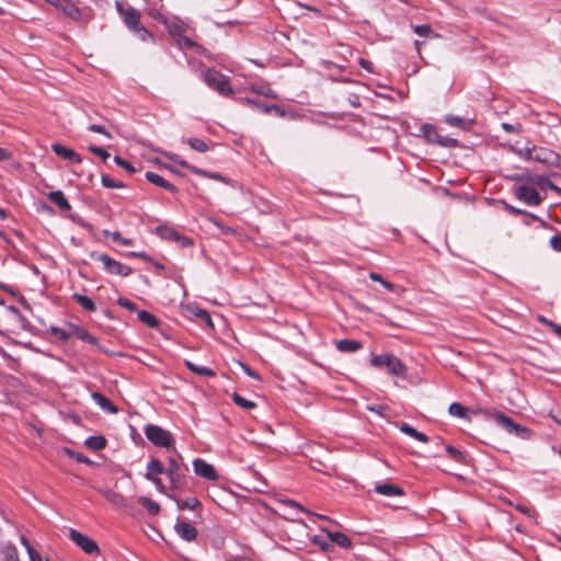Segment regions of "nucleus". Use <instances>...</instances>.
Segmentation results:
<instances>
[{
  "instance_id": "1",
  "label": "nucleus",
  "mask_w": 561,
  "mask_h": 561,
  "mask_svg": "<svg viewBox=\"0 0 561 561\" xmlns=\"http://www.w3.org/2000/svg\"><path fill=\"white\" fill-rule=\"evenodd\" d=\"M203 78L206 84L220 95L228 96L232 93L229 79L218 70L207 69L204 71Z\"/></svg>"
},
{
  "instance_id": "2",
  "label": "nucleus",
  "mask_w": 561,
  "mask_h": 561,
  "mask_svg": "<svg viewBox=\"0 0 561 561\" xmlns=\"http://www.w3.org/2000/svg\"><path fill=\"white\" fill-rule=\"evenodd\" d=\"M91 259L99 261L103 264V268L112 275H118V276H129L133 273V270L130 266L125 265L111 256H108L105 253L100 252H91L90 254Z\"/></svg>"
},
{
  "instance_id": "3",
  "label": "nucleus",
  "mask_w": 561,
  "mask_h": 561,
  "mask_svg": "<svg viewBox=\"0 0 561 561\" xmlns=\"http://www.w3.org/2000/svg\"><path fill=\"white\" fill-rule=\"evenodd\" d=\"M370 364L377 368L385 366L391 375L397 377L404 376L407 371L404 364L392 354L375 355Z\"/></svg>"
},
{
  "instance_id": "4",
  "label": "nucleus",
  "mask_w": 561,
  "mask_h": 561,
  "mask_svg": "<svg viewBox=\"0 0 561 561\" xmlns=\"http://www.w3.org/2000/svg\"><path fill=\"white\" fill-rule=\"evenodd\" d=\"M145 435L148 440L159 447H170L173 444V438L170 432L161 426L148 424L145 430Z\"/></svg>"
},
{
  "instance_id": "5",
  "label": "nucleus",
  "mask_w": 561,
  "mask_h": 561,
  "mask_svg": "<svg viewBox=\"0 0 561 561\" xmlns=\"http://www.w3.org/2000/svg\"><path fill=\"white\" fill-rule=\"evenodd\" d=\"M169 159L172 160L174 163H176V164H179V165H181L183 168H186L187 170H190L194 174H197V175H201V176H205V178H208V179H213V180H216V181H220V182H224V183H228V180L224 175H221L219 173H215V172H209V171L199 169V168H197L195 165H192V164H190L187 161H185L184 159H182L178 154H170Z\"/></svg>"
},
{
  "instance_id": "6",
  "label": "nucleus",
  "mask_w": 561,
  "mask_h": 561,
  "mask_svg": "<svg viewBox=\"0 0 561 561\" xmlns=\"http://www.w3.org/2000/svg\"><path fill=\"white\" fill-rule=\"evenodd\" d=\"M116 10L130 32L141 24L140 12L138 10L131 7L124 8L123 3L119 1H116Z\"/></svg>"
},
{
  "instance_id": "7",
  "label": "nucleus",
  "mask_w": 561,
  "mask_h": 561,
  "mask_svg": "<svg viewBox=\"0 0 561 561\" xmlns=\"http://www.w3.org/2000/svg\"><path fill=\"white\" fill-rule=\"evenodd\" d=\"M514 195L517 199L524 202L529 206H537L542 201L539 193L534 187L527 185H520L515 187Z\"/></svg>"
},
{
  "instance_id": "8",
  "label": "nucleus",
  "mask_w": 561,
  "mask_h": 561,
  "mask_svg": "<svg viewBox=\"0 0 561 561\" xmlns=\"http://www.w3.org/2000/svg\"><path fill=\"white\" fill-rule=\"evenodd\" d=\"M69 538L80 547L85 553L92 554L94 552H99L98 543L91 539L90 537L81 534L76 529L69 530Z\"/></svg>"
},
{
  "instance_id": "9",
  "label": "nucleus",
  "mask_w": 561,
  "mask_h": 561,
  "mask_svg": "<svg viewBox=\"0 0 561 561\" xmlns=\"http://www.w3.org/2000/svg\"><path fill=\"white\" fill-rule=\"evenodd\" d=\"M179 459H181V456L178 454L175 456H170L168 459V468L165 469V473L170 479L172 488H178L183 477Z\"/></svg>"
},
{
  "instance_id": "10",
  "label": "nucleus",
  "mask_w": 561,
  "mask_h": 561,
  "mask_svg": "<svg viewBox=\"0 0 561 561\" xmlns=\"http://www.w3.org/2000/svg\"><path fill=\"white\" fill-rule=\"evenodd\" d=\"M193 467L194 472L204 479L210 481H216L218 479V473L216 472L214 466L201 458H197L193 461Z\"/></svg>"
},
{
  "instance_id": "11",
  "label": "nucleus",
  "mask_w": 561,
  "mask_h": 561,
  "mask_svg": "<svg viewBox=\"0 0 561 561\" xmlns=\"http://www.w3.org/2000/svg\"><path fill=\"white\" fill-rule=\"evenodd\" d=\"M46 2L61 10L67 16L73 20L80 16L79 8L71 0H46Z\"/></svg>"
},
{
  "instance_id": "12",
  "label": "nucleus",
  "mask_w": 561,
  "mask_h": 561,
  "mask_svg": "<svg viewBox=\"0 0 561 561\" xmlns=\"http://www.w3.org/2000/svg\"><path fill=\"white\" fill-rule=\"evenodd\" d=\"M556 154L543 148H531L526 150V159L540 163H550Z\"/></svg>"
},
{
  "instance_id": "13",
  "label": "nucleus",
  "mask_w": 561,
  "mask_h": 561,
  "mask_svg": "<svg viewBox=\"0 0 561 561\" xmlns=\"http://www.w3.org/2000/svg\"><path fill=\"white\" fill-rule=\"evenodd\" d=\"M51 150L60 158L68 160L72 163H81L82 159L75 150L67 148L60 144H53Z\"/></svg>"
},
{
  "instance_id": "14",
  "label": "nucleus",
  "mask_w": 561,
  "mask_h": 561,
  "mask_svg": "<svg viewBox=\"0 0 561 561\" xmlns=\"http://www.w3.org/2000/svg\"><path fill=\"white\" fill-rule=\"evenodd\" d=\"M174 529L185 541H193L197 537V529L187 522H178Z\"/></svg>"
},
{
  "instance_id": "15",
  "label": "nucleus",
  "mask_w": 561,
  "mask_h": 561,
  "mask_svg": "<svg viewBox=\"0 0 561 561\" xmlns=\"http://www.w3.org/2000/svg\"><path fill=\"white\" fill-rule=\"evenodd\" d=\"M145 176L153 185H157V186H159L168 192H171V193L178 192L176 187L172 183H170L169 181L163 179L161 175H159L152 171H147Z\"/></svg>"
},
{
  "instance_id": "16",
  "label": "nucleus",
  "mask_w": 561,
  "mask_h": 561,
  "mask_svg": "<svg viewBox=\"0 0 561 561\" xmlns=\"http://www.w3.org/2000/svg\"><path fill=\"white\" fill-rule=\"evenodd\" d=\"M423 129H424V133H425V136L427 137V139L432 140V138L435 137V141L439 145L455 146L457 142L455 139L444 138V137L439 136L436 131V128L432 125L425 124L423 126Z\"/></svg>"
},
{
  "instance_id": "17",
  "label": "nucleus",
  "mask_w": 561,
  "mask_h": 561,
  "mask_svg": "<svg viewBox=\"0 0 561 561\" xmlns=\"http://www.w3.org/2000/svg\"><path fill=\"white\" fill-rule=\"evenodd\" d=\"M91 397L93 401L104 411L115 414L118 412V409L107 399L105 396H103L101 392H92Z\"/></svg>"
},
{
  "instance_id": "18",
  "label": "nucleus",
  "mask_w": 561,
  "mask_h": 561,
  "mask_svg": "<svg viewBox=\"0 0 561 561\" xmlns=\"http://www.w3.org/2000/svg\"><path fill=\"white\" fill-rule=\"evenodd\" d=\"M375 491L378 494H381L385 496H401L404 494L403 489H401L400 486L390 484V483L376 484Z\"/></svg>"
},
{
  "instance_id": "19",
  "label": "nucleus",
  "mask_w": 561,
  "mask_h": 561,
  "mask_svg": "<svg viewBox=\"0 0 561 561\" xmlns=\"http://www.w3.org/2000/svg\"><path fill=\"white\" fill-rule=\"evenodd\" d=\"M518 179L520 181H526L530 184H534L543 191H546V184H548V179L545 175L533 174L529 172L520 174Z\"/></svg>"
},
{
  "instance_id": "20",
  "label": "nucleus",
  "mask_w": 561,
  "mask_h": 561,
  "mask_svg": "<svg viewBox=\"0 0 561 561\" xmlns=\"http://www.w3.org/2000/svg\"><path fill=\"white\" fill-rule=\"evenodd\" d=\"M335 347L343 353H353L362 348V343L355 340L335 341Z\"/></svg>"
},
{
  "instance_id": "21",
  "label": "nucleus",
  "mask_w": 561,
  "mask_h": 561,
  "mask_svg": "<svg viewBox=\"0 0 561 561\" xmlns=\"http://www.w3.org/2000/svg\"><path fill=\"white\" fill-rule=\"evenodd\" d=\"M48 199L56 204L61 210H70L71 206L61 191L48 193Z\"/></svg>"
},
{
  "instance_id": "22",
  "label": "nucleus",
  "mask_w": 561,
  "mask_h": 561,
  "mask_svg": "<svg viewBox=\"0 0 561 561\" xmlns=\"http://www.w3.org/2000/svg\"><path fill=\"white\" fill-rule=\"evenodd\" d=\"M495 423L501 426L502 428H504L507 433H513V430L515 427V422L513 421V419L508 417L507 415L501 413V412H496L493 416Z\"/></svg>"
},
{
  "instance_id": "23",
  "label": "nucleus",
  "mask_w": 561,
  "mask_h": 561,
  "mask_svg": "<svg viewBox=\"0 0 561 561\" xmlns=\"http://www.w3.org/2000/svg\"><path fill=\"white\" fill-rule=\"evenodd\" d=\"M400 431L402 433H404L405 435L419 440V442H422V443H427L428 442V437L424 434V433H421L419 432L416 428H414L413 426H411L410 424L408 423H403L401 426H400Z\"/></svg>"
},
{
  "instance_id": "24",
  "label": "nucleus",
  "mask_w": 561,
  "mask_h": 561,
  "mask_svg": "<svg viewBox=\"0 0 561 561\" xmlns=\"http://www.w3.org/2000/svg\"><path fill=\"white\" fill-rule=\"evenodd\" d=\"M445 122L453 127H459L461 129H469L472 125L471 119L462 118L456 115H447L445 117Z\"/></svg>"
},
{
  "instance_id": "25",
  "label": "nucleus",
  "mask_w": 561,
  "mask_h": 561,
  "mask_svg": "<svg viewBox=\"0 0 561 561\" xmlns=\"http://www.w3.org/2000/svg\"><path fill=\"white\" fill-rule=\"evenodd\" d=\"M330 540L342 548H350L352 546L351 539L340 531H328Z\"/></svg>"
},
{
  "instance_id": "26",
  "label": "nucleus",
  "mask_w": 561,
  "mask_h": 561,
  "mask_svg": "<svg viewBox=\"0 0 561 561\" xmlns=\"http://www.w3.org/2000/svg\"><path fill=\"white\" fill-rule=\"evenodd\" d=\"M106 443L107 440L103 435H94L85 439V446L92 450H102Z\"/></svg>"
},
{
  "instance_id": "27",
  "label": "nucleus",
  "mask_w": 561,
  "mask_h": 561,
  "mask_svg": "<svg viewBox=\"0 0 561 561\" xmlns=\"http://www.w3.org/2000/svg\"><path fill=\"white\" fill-rule=\"evenodd\" d=\"M157 234L164 240H173L175 241L178 238H180V233L168 226H159L156 229Z\"/></svg>"
},
{
  "instance_id": "28",
  "label": "nucleus",
  "mask_w": 561,
  "mask_h": 561,
  "mask_svg": "<svg viewBox=\"0 0 561 561\" xmlns=\"http://www.w3.org/2000/svg\"><path fill=\"white\" fill-rule=\"evenodd\" d=\"M138 503L145 507L150 515H157L160 512V505L147 496H140Z\"/></svg>"
},
{
  "instance_id": "29",
  "label": "nucleus",
  "mask_w": 561,
  "mask_h": 561,
  "mask_svg": "<svg viewBox=\"0 0 561 561\" xmlns=\"http://www.w3.org/2000/svg\"><path fill=\"white\" fill-rule=\"evenodd\" d=\"M1 553L3 561H20L18 549L13 543H7L2 547Z\"/></svg>"
},
{
  "instance_id": "30",
  "label": "nucleus",
  "mask_w": 561,
  "mask_h": 561,
  "mask_svg": "<svg viewBox=\"0 0 561 561\" xmlns=\"http://www.w3.org/2000/svg\"><path fill=\"white\" fill-rule=\"evenodd\" d=\"M101 493L104 495V497L115 504V505H118V506H124L125 505V497L121 494V493H117L113 490H110V489H106V490H102Z\"/></svg>"
},
{
  "instance_id": "31",
  "label": "nucleus",
  "mask_w": 561,
  "mask_h": 561,
  "mask_svg": "<svg viewBox=\"0 0 561 561\" xmlns=\"http://www.w3.org/2000/svg\"><path fill=\"white\" fill-rule=\"evenodd\" d=\"M185 365L187 366V368L191 371H193V373H195V374H197L199 376H203V377H213V376H215V371L213 369L206 367V366H199V365H196V364H194V363H192L190 360H186Z\"/></svg>"
},
{
  "instance_id": "32",
  "label": "nucleus",
  "mask_w": 561,
  "mask_h": 561,
  "mask_svg": "<svg viewBox=\"0 0 561 561\" xmlns=\"http://www.w3.org/2000/svg\"><path fill=\"white\" fill-rule=\"evenodd\" d=\"M137 314H138L139 321H141L147 327L154 329L159 325L158 318H156L152 313H150L146 310H140V311H138Z\"/></svg>"
},
{
  "instance_id": "33",
  "label": "nucleus",
  "mask_w": 561,
  "mask_h": 561,
  "mask_svg": "<svg viewBox=\"0 0 561 561\" xmlns=\"http://www.w3.org/2000/svg\"><path fill=\"white\" fill-rule=\"evenodd\" d=\"M252 108L257 110L262 113H270L271 111L279 112V107L277 105H266L260 101H255L252 99L244 100Z\"/></svg>"
},
{
  "instance_id": "34",
  "label": "nucleus",
  "mask_w": 561,
  "mask_h": 561,
  "mask_svg": "<svg viewBox=\"0 0 561 561\" xmlns=\"http://www.w3.org/2000/svg\"><path fill=\"white\" fill-rule=\"evenodd\" d=\"M73 299L85 310L94 311L96 309L95 304L91 298L81 294H73Z\"/></svg>"
},
{
  "instance_id": "35",
  "label": "nucleus",
  "mask_w": 561,
  "mask_h": 561,
  "mask_svg": "<svg viewBox=\"0 0 561 561\" xmlns=\"http://www.w3.org/2000/svg\"><path fill=\"white\" fill-rule=\"evenodd\" d=\"M186 142L193 150L198 152H206L209 148L205 140L195 137L188 138Z\"/></svg>"
},
{
  "instance_id": "36",
  "label": "nucleus",
  "mask_w": 561,
  "mask_h": 561,
  "mask_svg": "<svg viewBox=\"0 0 561 561\" xmlns=\"http://www.w3.org/2000/svg\"><path fill=\"white\" fill-rule=\"evenodd\" d=\"M147 470L148 472L147 473H150V476H154V474H161V473H164L165 472V469L163 467V465L161 463V461L157 458H152L148 465H147Z\"/></svg>"
},
{
  "instance_id": "37",
  "label": "nucleus",
  "mask_w": 561,
  "mask_h": 561,
  "mask_svg": "<svg viewBox=\"0 0 561 561\" xmlns=\"http://www.w3.org/2000/svg\"><path fill=\"white\" fill-rule=\"evenodd\" d=\"M178 508L179 510H196L197 507H201V502L196 497H187L182 501H178Z\"/></svg>"
},
{
  "instance_id": "38",
  "label": "nucleus",
  "mask_w": 561,
  "mask_h": 561,
  "mask_svg": "<svg viewBox=\"0 0 561 561\" xmlns=\"http://www.w3.org/2000/svg\"><path fill=\"white\" fill-rule=\"evenodd\" d=\"M141 42L153 41V35L142 25H138L131 31Z\"/></svg>"
},
{
  "instance_id": "39",
  "label": "nucleus",
  "mask_w": 561,
  "mask_h": 561,
  "mask_svg": "<svg viewBox=\"0 0 561 561\" xmlns=\"http://www.w3.org/2000/svg\"><path fill=\"white\" fill-rule=\"evenodd\" d=\"M413 30L414 33L421 37H438V35L433 32L432 27L428 24L415 25Z\"/></svg>"
},
{
  "instance_id": "40",
  "label": "nucleus",
  "mask_w": 561,
  "mask_h": 561,
  "mask_svg": "<svg viewBox=\"0 0 561 561\" xmlns=\"http://www.w3.org/2000/svg\"><path fill=\"white\" fill-rule=\"evenodd\" d=\"M232 400L238 407H241L247 410H251L255 407V403L253 401L245 399L244 397L240 396L237 392L232 394Z\"/></svg>"
},
{
  "instance_id": "41",
  "label": "nucleus",
  "mask_w": 561,
  "mask_h": 561,
  "mask_svg": "<svg viewBox=\"0 0 561 561\" xmlns=\"http://www.w3.org/2000/svg\"><path fill=\"white\" fill-rule=\"evenodd\" d=\"M101 182H102L103 186H105L107 188H123V187H125V184L123 182L116 181V180L112 179L111 176H108L106 174L102 175Z\"/></svg>"
},
{
  "instance_id": "42",
  "label": "nucleus",
  "mask_w": 561,
  "mask_h": 561,
  "mask_svg": "<svg viewBox=\"0 0 561 561\" xmlns=\"http://www.w3.org/2000/svg\"><path fill=\"white\" fill-rule=\"evenodd\" d=\"M250 90L254 93L265 95L268 98H275L276 95L272 92L268 85L265 84H253L250 87Z\"/></svg>"
},
{
  "instance_id": "43",
  "label": "nucleus",
  "mask_w": 561,
  "mask_h": 561,
  "mask_svg": "<svg viewBox=\"0 0 561 561\" xmlns=\"http://www.w3.org/2000/svg\"><path fill=\"white\" fill-rule=\"evenodd\" d=\"M167 26V31H168V34L174 39L176 41L181 35H182V27L175 23H169L167 21V24H164Z\"/></svg>"
},
{
  "instance_id": "44",
  "label": "nucleus",
  "mask_w": 561,
  "mask_h": 561,
  "mask_svg": "<svg viewBox=\"0 0 561 561\" xmlns=\"http://www.w3.org/2000/svg\"><path fill=\"white\" fill-rule=\"evenodd\" d=\"M446 451L449 455V457L451 459H454L455 461L462 462L463 459H465L463 453L461 450L457 449L454 446L447 445L446 446Z\"/></svg>"
},
{
  "instance_id": "45",
  "label": "nucleus",
  "mask_w": 561,
  "mask_h": 561,
  "mask_svg": "<svg viewBox=\"0 0 561 561\" xmlns=\"http://www.w3.org/2000/svg\"><path fill=\"white\" fill-rule=\"evenodd\" d=\"M77 336L89 343V344H92V345H96L98 344V340L96 337H94L93 335H91L87 330L84 329H77Z\"/></svg>"
},
{
  "instance_id": "46",
  "label": "nucleus",
  "mask_w": 561,
  "mask_h": 561,
  "mask_svg": "<svg viewBox=\"0 0 561 561\" xmlns=\"http://www.w3.org/2000/svg\"><path fill=\"white\" fill-rule=\"evenodd\" d=\"M449 413L451 415L458 416V417H465L466 416V408L462 407L460 403L454 402L449 405L448 409Z\"/></svg>"
},
{
  "instance_id": "47",
  "label": "nucleus",
  "mask_w": 561,
  "mask_h": 561,
  "mask_svg": "<svg viewBox=\"0 0 561 561\" xmlns=\"http://www.w3.org/2000/svg\"><path fill=\"white\" fill-rule=\"evenodd\" d=\"M180 48H198L199 46L183 34L175 41Z\"/></svg>"
},
{
  "instance_id": "48",
  "label": "nucleus",
  "mask_w": 561,
  "mask_h": 561,
  "mask_svg": "<svg viewBox=\"0 0 561 561\" xmlns=\"http://www.w3.org/2000/svg\"><path fill=\"white\" fill-rule=\"evenodd\" d=\"M114 162L130 174L136 172L135 167L130 162L122 159L119 156L114 157Z\"/></svg>"
},
{
  "instance_id": "49",
  "label": "nucleus",
  "mask_w": 561,
  "mask_h": 561,
  "mask_svg": "<svg viewBox=\"0 0 561 561\" xmlns=\"http://www.w3.org/2000/svg\"><path fill=\"white\" fill-rule=\"evenodd\" d=\"M512 434H515L517 437H520L523 439H528L530 437L531 432L529 428L516 423Z\"/></svg>"
},
{
  "instance_id": "50",
  "label": "nucleus",
  "mask_w": 561,
  "mask_h": 561,
  "mask_svg": "<svg viewBox=\"0 0 561 561\" xmlns=\"http://www.w3.org/2000/svg\"><path fill=\"white\" fill-rule=\"evenodd\" d=\"M194 314L207 325L213 327V320L207 310L197 308Z\"/></svg>"
},
{
  "instance_id": "51",
  "label": "nucleus",
  "mask_w": 561,
  "mask_h": 561,
  "mask_svg": "<svg viewBox=\"0 0 561 561\" xmlns=\"http://www.w3.org/2000/svg\"><path fill=\"white\" fill-rule=\"evenodd\" d=\"M89 151L100 157L103 162H105L110 158V153L102 147L91 145L89 146Z\"/></svg>"
},
{
  "instance_id": "52",
  "label": "nucleus",
  "mask_w": 561,
  "mask_h": 561,
  "mask_svg": "<svg viewBox=\"0 0 561 561\" xmlns=\"http://www.w3.org/2000/svg\"><path fill=\"white\" fill-rule=\"evenodd\" d=\"M88 129L93 133L102 134L108 139L113 138L112 134L108 130H106L103 125L91 124L88 126Z\"/></svg>"
},
{
  "instance_id": "53",
  "label": "nucleus",
  "mask_w": 561,
  "mask_h": 561,
  "mask_svg": "<svg viewBox=\"0 0 561 561\" xmlns=\"http://www.w3.org/2000/svg\"><path fill=\"white\" fill-rule=\"evenodd\" d=\"M210 221L226 236L236 233L233 228L222 225L218 219L211 218Z\"/></svg>"
},
{
  "instance_id": "54",
  "label": "nucleus",
  "mask_w": 561,
  "mask_h": 561,
  "mask_svg": "<svg viewBox=\"0 0 561 561\" xmlns=\"http://www.w3.org/2000/svg\"><path fill=\"white\" fill-rule=\"evenodd\" d=\"M117 304L121 307H123V308H125V309H127L129 311H136L137 310L136 304L134 301L127 299V298H124V297L118 298Z\"/></svg>"
},
{
  "instance_id": "55",
  "label": "nucleus",
  "mask_w": 561,
  "mask_h": 561,
  "mask_svg": "<svg viewBox=\"0 0 561 561\" xmlns=\"http://www.w3.org/2000/svg\"><path fill=\"white\" fill-rule=\"evenodd\" d=\"M50 331L54 335L58 336L62 341H67L71 337V333L65 331L64 329L51 327Z\"/></svg>"
},
{
  "instance_id": "56",
  "label": "nucleus",
  "mask_w": 561,
  "mask_h": 561,
  "mask_svg": "<svg viewBox=\"0 0 561 561\" xmlns=\"http://www.w3.org/2000/svg\"><path fill=\"white\" fill-rule=\"evenodd\" d=\"M283 504L289 508H293L297 512H302V513H306V514H310L309 511L305 510L300 504L296 503L295 501L293 500H285L283 502Z\"/></svg>"
},
{
  "instance_id": "57",
  "label": "nucleus",
  "mask_w": 561,
  "mask_h": 561,
  "mask_svg": "<svg viewBox=\"0 0 561 561\" xmlns=\"http://www.w3.org/2000/svg\"><path fill=\"white\" fill-rule=\"evenodd\" d=\"M111 237L114 242H119L124 245H130L133 243L131 239L123 238L118 231L113 232Z\"/></svg>"
},
{
  "instance_id": "58",
  "label": "nucleus",
  "mask_w": 561,
  "mask_h": 561,
  "mask_svg": "<svg viewBox=\"0 0 561 561\" xmlns=\"http://www.w3.org/2000/svg\"><path fill=\"white\" fill-rule=\"evenodd\" d=\"M145 478L149 481H151L152 483H154V485L157 486V489L160 491V492H164V485L162 484V481L160 478L158 477H154V476H150V473H146L145 474Z\"/></svg>"
},
{
  "instance_id": "59",
  "label": "nucleus",
  "mask_w": 561,
  "mask_h": 561,
  "mask_svg": "<svg viewBox=\"0 0 561 561\" xmlns=\"http://www.w3.org/2000/svg\"><path fill=\"white\" fill-rule=\"evenodd\" d=\"M550 245L554 251L561 252V234H554L550 239Z\"/></svg>"
},
{
  "instance_id": "60",
  "label": "nucleus",
  "mask_w": 561,
  "mask_h": 561,
  "mask_svg": "<svg viewBox=\"0 0 561 561\" xmlns=\"http://www.w3.org/2000/svg\"><path fill=\"white\" fill-rule=\"evenodd\" d=\"M69 454L78 461L87 465H92V461L81 453L69 451Z\"/></svg>"
},
{
  "instance_id": "61",
  "label": "nucleus",
  "mask_w": 561,
  "mask_h": 561,
  "mask_svg": "<svg viewBox=\"0 0 561 561\" xmlns=\"http://www.w3.org/2000/svg\"><path fill=\"white\" fill-rule=\"evenodd\" d=\"M69 218L77 225L81 226V227H84V228H88V229H91L92 226L89 225L88 222H85L80 216L78 215H75V214H71L69 215Z\"/></svg>"
},
{
  "instance_id": "62",
  "label": "nucleus",
  "mask_w": 561,
  "mask_h": 561,
  "mask_svg": "<svg viewBox=\"0 0 561 561\" xmlns=\"http://www.w3.org/2000/svg\"><path fill=\"white\" fill-rule=\"evenodd\" d=\"M175 241L181 243L182 247H191L193 244L192 239L181 234L180 238H178Z\"/></svg>"
},
{
  "instance_id": "63",
  "label": "nucleus",
  "mask_w": 561,
  "mask_h": 561,
  "mask_svg": "<svg viewBox=\"0 0 561 561\" xmlns=\"http://www.w3.org/2000/svg\"><path fill=\"white\" fill-rule=\"evenodd\" d=\"M28 558L31 561H44L43 557L35 549L31 550L28 553Z\"/></svg>"
},
{
  "instance_id": "64",
  "label": "nucleus",
  "mask_w": 561,
  "mask_h": 561,
  "mask_svg": "<svg viewBox=\"0 0 561 561\" xmlns=\"http://www.w3.org/2000/svg\"><path fill=\"white\" fill-rule=\"evenodd\" d=\"M549 327L556 332L558 336L561 337V324H557L554 322H549Z\"/></svg>"
}]
</instances>
